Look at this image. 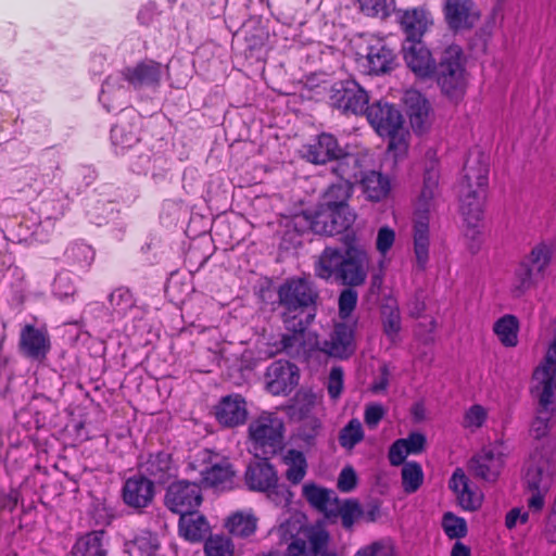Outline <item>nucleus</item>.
Listing matches in <instances>:
<instances>
[{
  "instance_id": "obj_1",
  "label": "nucleus",
  "mask_w": 556,
  "mask_h": 556,
  "mask_svg": "<svg viewBox=\"0 0 556 556\" xmlns=\"http://www.w3.org/2000/svg\"><path fill=\"white\" fill-rule=\"evenodd\" d=\"M280 318L315 320L320 304L316 285L304 277H293L281 283L277 290Z\"/></svg>"
},
{
  "instance_id": "obj_2",
  "label": "nucleus",
  "mask_w": 556,
  "mask_h": 556,
  "mask_svg": "<svg viewBox=\"0 0 556 556\" xmlns=\"http://www.w3.org/2000/svg\"><path fill=\"white\" fill-rule=\"evenodd\" d=\"M439 193V170L433 166L426 169L420 194L416 202L414 217V251L417 265L425 269L429 260V215L435 206Z\"/></svg>"
},
{
  "instance_id": "obj_3",
  "label": "nucleus",
  "mask_w": 556,
  "mask_h": 556,
  "mask_svg": "<svg viewBox=\"0 0 556 556\" xmlns=\"http://www.w3.org/2000/svg\"><path fill=\"white\" fill-rule=\"evenodd\" d=\"M304 159L315 165L330 163V173L336 177H351L352 170L362 166L358 154L341 147L337 137L329 132L319 134L316 139L304 147Z\"/></svg>"
},
{
  "instance_id": "obj_4",
  "label": "nucleus",
  "mask_w": 556,
  "mask_h": 556,
  "mask_svg": "<svg viewBox=\"0 0 556 556\" xmlns=\"http://www.w3.org/2000/svg\"><path fill=\"white\" fill-rule=\"evenodd\" d=\"M467 58L458 45L447 46L440 54L432 77L435 78L442 93L458 102L468 87Z\"/></svg>"
},
{
  "instance_id": "obj_5",
  "label": "nucleus",
  "mask_w": 556,
  "mask_h": 556,
  "mask_svg": "<svg viewBox=\"0 0 556 556\" xmlns=\"http://www.w3.org/2000/svg\"><path fill=\"white\" fill-rule=\"evenodd\" d=\"M356 214L352 207H315L313 212H302L292 218L295 231L304 233L308 230L321 236L343 233L354 224Z\"/></svg>"
},
{
  "instance_id": "obj_6",
  "label": "nucleus",
  "mask_w": 556,
  "mask_h": 556,
  "mask_svg": "<svg viewBox=\"0 0 556 556\" xmlns=\"http://www.w3.org/2000/svg\"><path fill=\"white\" fill-rule=\"evenodd\" d=\"M285 333L281 334L278 351L296 361H307L311 353L319 349L318 334L309 331L314 320L281 318Z\"/></svg>"
},
{
  "instance_id": "obj_7",
  "label": "nucleus",
  "mask_w": 556,
  "mask_h": 556,
  "mask_svg": "<svg viewBox=\"0 0 556 556\" xmlns=\"http://www.w3.org/2000/svg\"><path fill=\"white\" fill-rule=\"evenodd\" d=\"M283 421L274 413H263L251 421L249 437L256 456L265 458L275 455L282 447Z\"/></svg>"
},
{
  "instance_id": "obj_8",
  "label": "nucleus",
  "mask_w": 556,
  "mask_h": 556,
  "mask_svg": "<svg viewBox=\"0 0 556 556\" xmlns=\"http://www.w3.org/2000/svg\"><path fill=\"white\" fill-rule=\"evenodd\" d=\"M367 121L380 136L390 138L389 149H397L403 144V116L393 105L377 101L365 112Z\"/></svg>"
},
{
  "instance_id": "obj_9",
  "label": "nucleus",
  "mask_w": 556,
  "mask_h": 556,
  "mask_svg": "<svg viewBox=\"0 0 556 556\" xmlns=\"http://www.w3.org/2000/svg\"><path fill=\"white\" fill-rule=\"evenodd\" d=\"M556 470V452L551 445L536 448L531 455L525 480L530 490L547 491Z\"/></svg>"
},
{
  "instance_id": "obj_10",
  "label": "nucleus",
  "mask_w": 556,
  "mask_h": 556,
  "mask_svg": "<svg viewBox=\"0 0 556 556\" xmlns=\"http://www.w3.org/2000/svg\"><path fill=\"white\" fill-rule=\"evenodd\" d=\"M202 502L201 485L189 480H176L169 483L164 495L165 507L177 515L197 510Z\"/></svg>"
},
{
  "instance_id": "obj_11",
  "label": "nucleus",
  "mask_w": 556,
  "mask_h": 556,
  "mask_svg": "<svg viewBox=\"0 0 556 556\" xmlns=\"http://www.w3.org/2000/svg\"><path fill=\"white\" fill-rule=\"evenodd\" d=\"M368 102V93L355 80H341L331 87L330 104L344 114H365Z\"/></svg>"
},
{
  "instance_id": "obj_12",
  "label": "nucleus",
  "mask_w": 556,
  "mask_h": 556,
  "mask_svg": "<svg viewBox=\"0 0 556 556\" xmlns=\"http://www.w3.org/2000/svg\"><path fill=\"white\" fill-rule=\"evenodd\" d=\"M263 456L262 460L249 464L244 481L252 491L266 493L268 497L283 495L288 492L286 485L279 483V478L274 466Z\"/></svg>"
},
{
  "instance_id": "obj_13",
  "label": "nucleus",
  "mask_w": 556,
  "mask_h": 556,
  "mask_svg": "<svg viewBox=\"0 0 556 556\" xmlns=\"http://www.w3.org/2000/svg\"><path fill=\"white\" fill-rule=\"evenodd\" d=\"M485 195L486 192L481 191V189H470L469 186L465 190L459 189V210L471 231V235L467 232L466 236H470L472 239V243L469 245L472 253H476L480 248V231L477 230V227L483 217Z\"/></svg>"
},
{
  "instance_id": "obj_14",
  "label": "nucleus",
  "mask_w": 556,
  "mask_h": 556,
  "mask_svg": "<svg viewBox=\"0 0 556 556\" xmlns=\"http://www.w3.org/2000/svg\"><path fill=\"white\" fill-rule=\"evenodd\" d=\"M302 536H292L288 544V556H337L329 549L330 536L323 529H305Z\"/></svg>"
},
{
  "instance_id": "obj_15",
  "label": "nucleus",
  "mask_w": 556,
  "mask_h": 556,
  "mask_svg": "<svg viewBox=\"0 0 556 556\" xmlns=\"http://www.w3.org/2000/svg\"><path fill=\"white\" fill-rule=\"evenodd\" d=\"M531 394L535 407L556 410V365L542 362L533 371Z\"/></svg>"
},
{
  "instance_id": "obj_16",
  "label": "nucleus",
  "mask_w": 556,
  "mask_h": 556,
  "mask_svg": "<svg viewBox=\"0 0 556 556\" xmlns=\"http://www.w3.org/2000/svg\"><path fill=\"white\" fill-rule=\"evenodd\" d=\"M368 265V256L363 249L349 247L341 268L338 270L337 280L349 287L362 286L367 277Z\"/></svg>"
},
{
  "instance_id": "obj_17",
  "label": "nucleus",
  "mask_w": 556,
  "mask_h": 556,
  "mask_svg": "<svg viewBox=\"0 0 556 556\" xmlns=\"http://www.w3.org/2000/svg\"><path fill=\"white\" fill-rule=\"evenodd\" d=\"M265 380L271 394H289L299 382V369L290 362L279 359L267 368Z\"/></svg>"
},
{
  "instance_id": "obj_18",
  "label": "nucleus",
  "mask_w": 556,
  "mask_h": 556,
  "mask_svg": "<svg viewBox=\"0 0 556 556\" xmlns=\"http://www.w3.org/2000/svg\"><path fill=\"white\" fill-rule=\"evenodd\" d=\"M362 173V166L352 170L351 177H337L339 181L330 184L320 194L316 207H351L350 200L355 182Z\"/></svg>"
},
{
  "instance_id": "obj_19",
  "label": "nucleus",
  "mask_w": 556,
  "mask_h": 556,
  "mask_svg": "<svg viewBox=\"0 0 556 556\" xmlns=\"http://www.w3.org/2000/svg\"><path fill=\"white\" fill-rule=\"evenodd\" d=\"M213 415L224 428H235L243 425L248 419V408L244 397L240 394L223 396L213 406Z\"/></svg>"
},
{
  "instance_id": "obj_20",
  "label": "nucleus",
  "mask_w": 556,
  "mask_h": 556,
  "mask_svg": "<svg viewBox=\"0 0 556 556\" xmlns=\"http://www.w3.org/2000/svg\"><path fill=\"white\" fill-rule=\"evenodd\" d=\"M503 465L504 459L502 453H495L491 447H483L469 460L468 470L476 478L488 482H495Z\"/></svg>"
},
{
  "instance_id": "obj_21",
  "label": "nucleus",
  "mask_w": 556,
  "mask_h": 556,
  "mask_svg": "<svg viewBox=\"0 0 556 556\" xmlns=\"http://www.w3.org/2000/svg\"><path fill=\"white\" fill-rule=\"evenodd\" d=\"M154 498L153 481L143 475L128 478L123 486V500L129 507L144 508Z\"/></svg>"
},
{
  "instance_id": "obj_22",
  "label": "nucleus",
  "mask_w": 556,
  "mask_h": 556,
  "mask_svg": "<svg viewBox=\"0 0 556 556\" xmlns=\"http://www.w3.org/2000/svg\"><path fill=\"white\" fill-rule=\"evenodd\" d=\"M444 14L447 25L455 31L469 29L479 20L471 0H445Z\"/></svg>"
},
{
  "instance_id": "obj_23",
  "label": "nucleus",
  "mask_w": 556,
  "mask_h": 556,
  "mask_svg": "<svg viewBox=\"0 0 556 556\" xmlns=\"http://www.w3.org/2000/svg\"><path fill=\"white\" fill-rule=\"evenodd\" d=\"M319 351L337 358H348L355 351L353 330L346 324H337L328 340H325Z\"/></svg>"
},
{
  "instance_id": "obj_24",
  "label": "nucleus",
  "mask_w": 556,
  "mask_h": 556,
  "mask_svg": "<svg viewBox=\"0 0 556 556\" xmlns=\"http://www.w3.org/2000/svg\"><path fill=\"white\" fill-rule=\"evenodd\" d=\"M407 66L420 78L432 77L437 62L421 41L407 42L403 47Z\"/></svg>"
},
{
  "instance_id": "obj_25",
  "label": "nucleus",
  "mask_w": 556,
  "mask_h": 556,
  "mask_svg": "<svg viewBox=\"0 0 556 556\" xmlns=\"http://www.w3.org/2000/svg\"><path fill=\"white\" fill-rule=\"evenodd\" d=\"M490 170L489 159L481 152L470 155L464 165V176L459 189H481L486 192Z\"/></svg>"
},
{
  "instance_id": "obj_26",
  "label": "nucleus",
  "mask_w": 556,
  "mask_h": 556,
  "mask_svg": "<svg viewBox=\"0 0 556 556\" xmlns=\"http://www.w3.org/2000/svg\"><path fill=\"white\" fill-rule=\"evenodd\" d=\"M406 114L412 128L416 132H424L429 125L430 104L417 90H408L404 94Z\"/></svg>"
},
{
  "instance_id": "obj_27",
  "label": "nucleus",
  "mask_w": 556,
  "mask_h": 556,
  "mask_svg": "<svg viewBox=\"0 0 556 556\" xmlns=\"http://www.w3.org/2000/svg\"><path fill=\"white\" fill-rule=\"evenodd\" d=\"M20 348L26 356L43 359L50 350V340L43 331L26 325L21 332Z\"/></svg>"
},
{
  "instance_id": "obj_28",
  "label": "nucleus",
  "mask_w": 556,
  "mask_h": 556,
  "mask_svg": "<svg viewBox=\"0 0 556 556\" xmlns=\"http://www.w3.org/2000/svg\"><path fill=\"white\" fill-rule=\"evenodd\" d=\"M236 471L228 459H222L202 471V482L216 491L231 490L235 485Z\"/></svg>"
},
{
  "instance_id": "obj_29",
  "label": "nucleus",
  "mask_w": 556,
  "mask_h": 556,
  "mask_svg": "<svg viewBox=\"0 0 556 556\" xmlns=\"http://www.w3.org/2000/svg\"><path fill=\"white\" fill-rule=\"evenodd\" d=\"M362 191L371 202H380L387 199L391 192V182L388 176L377 170L363 172L358 176Z\"/></svg>"
},
{
  "instance_id": "obj_30",
  "label": "nucleus",
  "mask_w": 556,
  "mask_h": 556,
  "mask_svg": "<svg viewBox=\"0 0 556 556\" xmlns=\"http://www.w3.org/2000/svg\"><path fill=\"white\" fill-rule=\"evenodd\" d=\"M140 470L143 476L153 481V484H164L174 476L172 457L169 454L162 452L150 455L149 458L141 464Z\"/></svg>"
},
{
  "instance_id": "obj_31",
  "label": "nucleus",
  "mask_w": 556,
  "mask_h": 556,
  "mask_svg": "<svg viewBox=\"0 0 556 556\" xmlns=\"http://www.w3.org/2000/svg\"><path fill=\"white\" fill-rule=\"evenodd\" d=\"M123 77L135 87L142 85H157L161 77V64L153 60H146L135 67H126Z\"/></svg>"
},
{
  "instance_id": "obj_32",
  "label": "nucleus",
  "mask_w": 556,
  "mask_h": 556,
  "mask_svg": "<svg viewBox=\"0 0 556 556\" xmlns=\"http://www.w3.org/2000/svg\"><path fill=\"white\" fill-rule=\"evenodd\" d=\"M258 519L251 513L236 511L225 519L224 527L237 539L249 540L257 531Z\"/></svg>"
},
{
  "instance_id": "obj_33",
  "label": "nucleus",
  "mask_w": 556,
  "mask_h": 556,
  "mask_svg": "<svg viewBox=\"0 0 556 556\" xmlns=\"http://www.w3.org/2000/svg\"><path fill=\"white\" fill-rule=\"evenodd\" d=\"M303 496L309 505L317 510L324 513L327 517H331V513L336 510L338 497L334 492L315 483L303 485Z\"/></svg>"
},
{
  "instance_id": "obj_34",
  "label": "nucleus",
  "mask_w": 556,
  "mask_h": 556,
  "mask_svg": "<svg viewBox=\"0 0 556 556\" xmlns=\"http://www.w3.org/2000/svg\"><path fill=\"white\" fill-rule=\"evenodd\" d=\"M450 488L457 494L459 505L467 510H477L482 503V496L469 489L468 478L460 468H457L451 480Z\"/></svg>"
},
{
  "instance_id": "obj_35",
  "label": "nucleus",
  "mask_w": 556,
  "mask_h": 556,
  "mask_svg": "<svg viewBox=\"0 0 556 556\" xmlns=\"http://www.w3.org/2000/svg\"><path fill=\"white\" fill-rule=\"evenodd\" d=\"M179 533L190 542H199L210 531V525L206 518L199 514L198 509L192 513L179 515Z\"/></svg>"
},
{
  "instance_id": "obj_36",
  "label": "nucleus",
  "mask_w": 556,
  "mask_h": 556,
  "mask_svg": "<svg viewBox=\"0 0 556 556\" xmlns=\"http://www.w3.org/2000/svg\"><path fill=\"white\" fill-rule=\"evenodd\" d=\"M366 60L369 74H384L395 65L394 52L384 45L370 47Z\"/></svg>"
},
{
  "instance_id": "obj_37",
  "label": "nucleus",
  "mask_w": 556,
  "mask_h": 556,
  "mask_svg": "<svg viewBox=\"0 0 556 556\" xmlns=\"http://www.w3.org/2000/svg\"><path fill=\"white\" fill-rule=\"evenodd\" d=\"M344 255L337 248H326L318 257L315 266L317 277L329 280L331 277L338 279V270H340Z\"/></svg>"
},
{
  "instance_id": "obj_38",
  "label": "nucleus",
  "mask_w": 556,
  "mask_h": 556,
  "mask_svg": "<svg viewBox=\"0 0 556 556\" xmlns=\"http://www.w3.org/2000/svg\"><path fill=\"white\" fill-rule=\"evenodd\" d=\"M380 317L383 333L394 341L402 329V319L397 303L393 299L387 300L380 307Z\"/></svg>"
},
{
  "instance_id": "obj_39",
  "label": "nucleus",
  "mask_w": 556,
  "mask_h": 556,
  "mask_svg": "<svg viewBox=\"0 0 556 556\" xmlns=\"http://www.w3.org/2000/svg\"><path fill=\"white\" fill-rule=\"evenodd\" d=\"M104 531H92L79 538L74 545V556H105L103 546Z\"/></svg>"
},
{
  "instance_id": "obj_40",
  "label": "nucleus",
  "mask_w": 556,
  "mask_h": 556,
  "mask_svg": "<svg viewBox=\"0 0 556 556\" xmlns=\"http://www.w3.org/2000/svg\"><path fill=\"white\" fill-rule=\"evenodd\" d=\"M283 464L287 466L286 479L296 485L305 477L307 470V462L304 454L298 450H289L283 456Z\"/></svg>"
},
{
  "instance_id": "obj_41",
  "label": "nucleus",
  "mask_w": 556,
  "mask_h": 556,
  "mask_svg": "<svg viewBox=\"0 0 556 556\" xmlns=\"http://www.w3.org/2000/svg\"><path fill=\"white\" fill-rule=\"evenodd\" d=\"M535 274L534 268L529 266V262L521 261L515 270L514 279L511 282V294L514 298H520L531 288L535 286Z\"/></svg>"
},
{
  "instance_id": "obj_42",
  "label": "nucleus",
  "mask_w": 556,
  "mask_h": 556,
  "mask_svg": "<svg viewBox=\"0 0 556 556\" xmlns=\"http://www.w3.org/2000/svg\"><path fill=\"white\" fill-rule=\"evenodd\" d=\"M493 330L505 346H516L518 343L519 321L514 315H505L495 321Z\"/></svg>"
},
{
  "instance_id": "obj_43",
  "label": "nucleus",
  "mask_w": 556,
  "mask_h": 556,
  "mask_svg": "<svg viewBox=\"0 0 556 556\" xmlns=\"http://www.w3.org/2000/svg\"><path fill=\"white\" fill-rule=\"evenodd\" d=\"M401 26L406 34V43L419 41L426 31L427 23L424 14L417 10L406 11L401 17Z\"/></svg>"
},
{
  "instance_id": "obj_44",
  "label": "nucleus",
  "mask_w": 556,
  "mask_h": 556,
  "mask_svg": "<svg viewBox=\"0 0 556 556\" xmlns=\"http://www.w3.org/2000/svg\"><path fill=\"white\" fill-rule=\"evenodd\" d=\"M331 516H340L343 528L351 530L354 523L364 516V510L356 500L351 498L343 503L338 500L336 510L331 513Z\"/></svg>"
},
{
  "instance_id": "obj_45",
  "label": "nucleus",
  "mask_w": 556,
  "mask_h": 556,
  "mask_svg": "<svg viewBox=\"0 0 556 556\" xmlns=\"http://www.w3.org/2000/svg\"><path fill=\"white\" fill-rule=\"evenodd\" d=\"M206 556H235V544L225 534H210L204 542Z\"/></svg>"
},
{
  "instance_id": "obj_46",
  "label": "nucleus",
  "mask_w": 556,
  "mask_h": 556,
  "mask_svg": "<svg viewBox=\"0 0 556 556\" xmlns=\"http://www.w3.org/2000/svg\"><path fill=\"white\" fill-rule=\"evenodd\" d=\"M401 476L403 489L408 494L416 492L424 481L421 466L416 462L405 463Z\"/></svg>"
},
{
  "instance_id": "obj_47",
  "label": "nucleus",
  "mask_w": 556,
  "mask_h": 556,
  "mask_svg": "<svg viewBox=\"0 0 556 556\" xmlns=\"http://www.w3.org/2000/svg\"><path fill=\"white\" fill-rule=\"evenodd\" d=\"M555 412L553 409L535 407V417L530 428V433L534 439L540 440L547 435Z\"/></svg>"
},
{
  "instance_id": "obj_48",
  "label": "nucleus",
  "mask_w": 556,
  "mask_h": 556,
  "mask_svg": "<svg viewBox=\"0 0 556 556\" xmlns=\"http://www.w3.org/2000/svg\"><path fill=\"white\" fill-rule=\"evenodd\" d=\"M552 258V250L546 243L536 244L523 262H529V266L534 268L536 274H541L549 264Z\"/></svg>"
},
{
  "instance_id": "obj_49",
  "label": "nucleus",
  "mask_w": 556,
  "mask_h": 556,
  "mask_svg": "<svg viewBox=\"0 0 556 556\" xmlns=\"http://www.w3.org/2000/svg\"><path fill=\"white\" fill-rule=\"evenodd\" d=\"M364 439L362 424L357 419H352L341 431L339 442L341 446L353 448Z\"/></svg>"
},
{
  "instance_id": "obj_50",
  "label": "nucleus",
  "mask_w": 556,
  "mask_h": 556,
  "mask_svg": "<svg viewBox=\"0 0 556 556\" xmlns=\"http://www.w3.org/2000/svg\"><path fill=\"white\" fill-rule=\"evenodd\" d=\"M442 527L450 539H460L467 534V523L465 519L450 511L443 515Z\"/></svg>"
},
{
  "instance_id": "obj_51",
  "label": "nucleus",
  "mask_w": 556,
  "mask_h": 556,
  "mask_svg": "<svg viewBox=\"0 0 556 556\" xmlns=\"http://www.w3.org/2000/svg\"><path fill=\"white\" fill-rule=\"evenodd\" d=\"M132 545L142 556H155L160 548V542L156 534L150 531H146L137 535L132 541Z\"/></svg>"
},
{
  "instance_id": "obj_52",
  "label": "nucleus",
  "mask_w": 556,
  "mask_h": 556,
  "mask_svg": "<svg viewBox=\"0 0 556 556\" xmlns=\"http://www.w3.org/2000/svg\"><path fill=\"white\" fill-rule=\"evenodd\" d=\"M361 10L367 16L386 18L390 15L392 0H359Z\"/></svg>"
},
{
  "instance_id": "obj_53",
  "label": "nucleus",
  "mask_w": 556,
  "mask_h": 556,
  "mask_svg": "<svg viewBox=\"0 0 556 556\" xmlns=\"http://www.w3.org/2000/svg\"><path fill=\"white\" fill-rule=\"evenodd\" d=\"M353 288L344 289L339 295V314L342 318H348L356 307L358 295Z\"/></svg>"
},
{
  "instance_id": "obj_54",
  "label": "nucleus",
  "mask_w": 556,
  "mask_h": 556,
  "mask_svg": "<svg viewBox=\"0 0 556 556\" xmlns=\"http://www.w3.org/2000/svg\"><path fill=\"white\" fill-rule=\"evenodd\" d=\"M111 139L115 146L130 148L139 139L132 131H128L125 126L116 125L111 130Z\"/></svg>"
},
{
  "instance_id": "obj_55",
  "label": "nucleus",
  "mask_w": 556,
  "mask_h": 556,
  "mask_svg": "<svg viewBox=\"0 0 556 556\" xmlns=\"http://www.w3.org/2000/svg\"><path fill=\"white\" fill-rule=\"evenodd\" d=\"M328 393L331 399H338L343 389V370L341 367H332L328 377Z\"/></svg>"
},
{
  "instance_id": "obj_56",
  "label": "nucleus",
  "mask_w": 556,
  "mask_h": 556,
  "mask_svg": "<svg viewBox=\"0 0 556 556\" xmlns=\"http://www.w3.org/2000/svg\"><path fill=\"white\" fill-rule=\"evenodd\" d=\"M357 485V475L353 467L345 466L338 478L337 488L342 492H351Z\"/></svg>"
},
{
  "instance_id": "obj_57",
  "label": "nucleus",
  "mask_w": 556,
  "mask_h": 556,
  "mask_svg": "<svg viewBox=\"0 0 556 556\" xmlns=\"http://www.w3.org/2000/svg\"><path fill=\"white\" fill-rule=\"evenodd\" d=\"M394 547L383 542H375L358 551L355 556H394Z\"/></svg>"
},
{
  "instance_id": "obj_58",
  "label": "nucleus",
  "mask_w": 556,
  "mask_h": 556,
  "mask_svg": "<svg viewBox=\"0 0 556 556\" xmlns=\"http://www.w3.org/2000/svg\"><path fill=\"white\" fill-rule=\"evenodd\" d=\"M486 418V412L481 405H473L466 413L464 418V426L467 428H480Z\"/></svg>"
},
{
  "instance_id": "obj_59",
  "label": "nucleus",
  "mask_w": 556,
  "mask_h": 556,
  "mask_svg": "<svg viewBox=\"0 0 556 556\" xmlns=\"http://www.w3.org/2000/svg\"><path fill=\"white\" fill-rule=\"evenodd\" d=\"M386 415V409L381 404L372 403L366 406L364 419L366 425L374 429L378 426Z\"/></svg>"
},
{
  "instance_id": "obj_60",
  "label": "nucleus",
  "mask_w": 556,
  "mask_h": 556,
  "mask_svg": "<svg viewBox=\"0 0 556 556\" xmlns=\"http://www.w3.org/2000/svg\"><path fill=\"white\" fill-rule=\"evenodd\" d=\"M409 454L407 446L401 439L396 440L389 448V460L392 466H400L404 463L406 456Z\"/></svg>"
},
{
  "instance_id": "obj_61",
  "label": "nucleus",
  "mask_w": 556,
  "mask_h": 556,
  "mask_svg": "<svg viewBox=\"0 0 556 556\" xmlns=\"http://www.w3.org/2000/svg\"><path fill=\"white\" fill-rule=\"evenodd\" d=\"M401 441H404V444L407 446L409 454L421 453L425 450L427 443L425 434L420 432H412L407 438L401 439Z\"/></svg>"
},
{
  "instance_id": "obj_62",
  "label": "nucleus",
  "mask_w": 556,
  "mask_h": 556,
  "mask_svg": "<svg viewBox=\"0 0 556 556\" xmlns=\"http://www.w3.org/2000/svg\"><path fill=\"white\" fill-rule=\"evenodd\" d=\"M395 233L392 229L388 227H382L378 231L377 236V250L381 253H386L394 243Z\"/></svg>"
},
{
  "instance_id": "obj_63",
  "label": "nucleus",
  "mask_w": 556,
  "mask_h": 556,
  "mask_svg": "<svg viewBox=\"0 0 556 556\" xmlns=\"http://www.w3.org/2000/svg\"><path fill=\"white\" fill-rule=\"evenodd\" d=\"M110 302L112 305L121 306L122 304L131 305L132 295L126 288H118L114 290L110 295Z\"/></svg>"
},
{
  "instance_id": "obj_64",
  "label": "nucleus",
  "mask_w": 556,
  "mask_h": 556,
  "mask_svg": "<svg viewBox=\"0 0 556 556\" xmlns=\"http://www.w3.org/2000/svg\"><path fill=\"white\" fill-rule=\"evenodd\" d=\"M389 377L390 372L387 365L380 367V376L377 380L371 384V391L374 393L382 392L389 386Z\"/></svg>"
}]
</instances>
